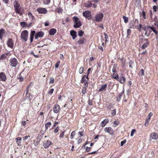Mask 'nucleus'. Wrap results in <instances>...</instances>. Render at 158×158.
<instances>
[{
  "instance_id": "obj_6",
  "label": "nucleus",
  "mask_w": 158,
  "mask_h": 158,
  "mask_svg": "<svg viewBox=\"0 0 158 158\" xmlns=\"http://www.w3.org/2000/svg\"><path fill=\"white\" fill-rule=\"evenodd\" d=\"M83 15L86 19H91V15L90 12L88 10L85 11L83 13Z\"/></svg>"
},
{
  "instance_id": "obj_23",
  "label": "nucleus",
  "mask_w": 158,
  "mask_h": 158,
  "mask_svg": "<svg viewBox=\"0 0 158 158\" xmlns=\"http://www.w3.org/2000/svg\"><path fill=\"white\" fill-rule=\"evenodd\" d=\"M92 4L91 1H88L84 4V6L86 7H90L92 6Z\"/></svg>"
},
{
  "instance_id": "obj_43",
  "label": "nucleus",
  "mask_w": 158,
  "mask_h": 158,
  "mask_svg": "<svg viewBox=\"0 0 158 158\" xmlns=\"http://www.w3.org/2000/svg\"><path fill=\"white\" fill-rule=\"evenodd\" d=\"M113 123L114 125V127H116V126H118L119 123V122L118 121H115Z\"/></svg>"
},
{
  "instance_id": "obj_3",
  "label": "nucleus",
  "mask_w": 158,
  "mask_h": 158,
  "mask_svg": "<svg viewBox=\"0 0 158 158\" xmlns=\"http://www.w3.org/2000/svg\"><path fill=\"white\" fill-rule=\"evenodd\" d=\"M28 31L26 30H24L21 32L20 36L21 39L24 40L25 42H26L28 40Z\"/></svg>"
},
{
  "instance_id": "obj_51",
  "label": "nucleus",
  "mask_w": 158,
  "mask_h": 158,
  "mask_svg": "<svg viewBox=\"0 0 158 158\" xmlns=\"http://www.w3.org/2000/svg\"><path fill=\"white\" fill-rule=\"evenodd\" d=\"M104 35L105 36V40H106V41H108V37L106 33H104Z\"/></svg>"
},
{
  "instance_id": "obj_53",
  "label": "nucleus",
  "mask_w": 158,
  "mask_h": 158,
  "mask_svg": "<svg viewBox=\"0 0 158 158\" xmlns=\"http://www.w3.org/2000/svg\"><path fill=\"white\" fill-rule=\"evenodd\" d=\"M54 91V89L53 88L52 89L50 90H49L48 91V93L49 94L51 95L53 93Z\"/></svg>"
},
{
  "instance_id": "obj_11",
  "label": "nucleus",
  "mask_w": 158,
  "mask_h": 158,
  "mask_svg": "<svg viewBox=\"0 0 158 158\" xmlns=\"http://www.w3.org/2000/svg\"><path fill=\"white\" fill-rule=\"evenodd\" d=\"M60 106L58 104L55 105L53 108V111L54 113L57 114L60 111Z\"/></svg>"
},
{
  "instance_id": "obj_17",
  "label": "nucleus",
  "mask_w": 158,
  "mask_h": 158,
  "mask_svg": "<svg viewBox=\"0 0 158 158\" xmlns=\"http://www.w3.org/2000/svg\"><path fill=\"white\" fill-rule=\"evenodd\" d=\"M107 84H105L103 85H102L98 89V91L101 92L102 91H105L107 87Z\"/></svg>"
},
{
  "instance_id": "obj_1",
  "label": "nucleus",
  "mask_w": 158,
  "mask_h": 158,
  "mask_svg": "<svg viewBox=\"0 0 158 158\" xmlns=\"http://www.w3.org/2000/svg\"><path fill=\"white\" fill-rule=\"evenodd\" d=\"M139 44H142L141 48L142 49H144L146 48L149 44V42L148 40L145 38H140L139 40Z\"/></svg>"
},
{
  "instance_id": "obj_9",
  "label": "nucleus",
  "mask_w": 158,
  "mask_h": 158,
  "mask_svg": "<svg viewBox=\"0 0 158 158\" xmlns=\"http://www.w3.org/2000/svg\"><path fill=\"white\" fill-rule=\"evenodd\" d=\"M52 144V142L50 141H45L43 143V146L45 148H47Z\"/></svg>"
},
{
  "instance_id": "obj_24",
  "label": "nucleus",
  "mask_w": 158,
  "mask_h": 158,
  "mask_svg": "<svg viewBox=\"0 0 158 158\" xmlns=\"http://www.w3.org/2000/svg\"><path fill=\"white\" fill-rule=\"evenodd\" d=\"M5 30L3 29H2L0 30V39L2 40L3 38V36L5 33Z\"/></svg>"
},
{
  "instance_id": "obj_15",
  "label": "nucleus",
  "mask_w": 158,
  "mask_h": 158,
  "mask_svg": "<svg viewBox=\"0 0 158 158\" xmlns=\"http://www.w3.org/2000/svg\"><path fill=\"white\" fill-rule=\"evenodd\" d=\"M6 77L5 74L3 72L0 73V81H5Z\"/></svg>"
},
{
  "instance_id": "obj_61",
  "label": "nucleus",
  "mask_w": 158,
  "mask_h": 158,
  "mask_svg": "<svg viewBox=\"0 0 158 158\" xmlns=\"http://www.w3.org/2000/svg\"><path fill=\"white\" fill-rule=\"evenodd\" d=\"M59 128L58 127H57L54 130V132L55 133H57L58 132Z\"/></svg>"
},
{
  "instance_id": "obj_26",
  "label": "nucleus",
  "mask_w": 158,
  "mask_h": 158,
  "mask_svg": "<svg viewBox=\"0 0 158 158\" xmlns=\"http://www.w3.org/2000/svg\"><path fill=\"white\" fill-rule=\"evenodd\" d=\"M30 86H29L27 88V89L26 90V96H27L26 97V99H27V100H30V97L28 96H29L30 94H28V88Z\"/></svg>"
},
{
  "instance_id": "obj_21",
  "label": "nucleus",
  "mask_w": 158,
  "mask_h": 158,
  "mask_svg": "<svg viewBox=\"0 0 158 158\" xmlns=\"http://www.w3.org/2000/svg\"><path fill=\"white\" fill-rule=\"evenodd\" d=\"M35 33V31H31L30 34V40L31 42H32L33 41L34 36Z\"/></svg>"
},
{
  "instance_id": "obj_8",
  "label": "nucleus",
  "mask_w": 158,
  "mask_h": 158,
  "mask_svg": "<svg viewBox=\"0 0 158 158\" xmlns=\"http://www.w3.org/2000/svg\"><path fill=\"white\" fill-rule=\"evenodd\" d=\"M15 12L20 15H22L24 12V10L21 6L15 9Z\"/></svg>"
},
{
  "instance_id": "obj_64",
  "label": "nucleus",
  "mask_w": 158,
  "mask_h": 158,
  "mask_svg": "<svg viewBox=\"0 0 158 158\" xmlns=\"http://www.w3.org/2000/svg\"><path fill=\"white\" fill-rule=\"evenodd\" d=\"M82 142V139L81 138L78 139L77 141L78 143L79 144Z\"/></svg>"
},
{
  "instance_id": "obj_46",
  "label": "nucleus",
  "mask_w": 158,
  "mask_h": 158,
  "mask_svg": "<svg viewBox=\"0 0 158 158\" xmlns=\"http://www.w3.org/2000/svg\"><path fill=\"white\" fill-rule=\"evenodd\" d=\"M134 23L133 22H131L129 23V27L130 28H134Z\"/></svg>"
},
{
  "instance_id": "obj_49",
  "label": "nucleus",
  "mask_w": 158,
  "mask_h": 158,
  "mask_svg": "<svg viewBox=\"0 0 158 158\" xmlns=\"http://www.w3.org/2000/svg\"><path fill=\"white\" fill-rule=\"evenodd\" d=\"M60 61H57V62L56 64L55 65V67L56 68H57L58 67L59 65L60 64Z\"/></svg>"
},
{
  "instance_id": "obj_22",
  "label": "nucleus",
  "mask_w": 158,
  "mask_h": 158,
  "mask_svg": "<svg viewBox=\"0 0 158 158\" xmlns=\"http://www.w3.org/2000/svg\"><path fill=\"white\" fill-rule=\"evenodd\" d=\"M13 4L15 9L20 7V4L19 1H17L16 0H15V1L14 2Z\"/></svg>"
},
{
  "instance_id": "obj_13",
  "label": "nucleus",
  "mask_w": 158,
  "mask_h": 158,
  "mask_svg": "<svg viewBox=\"0 0 158 158\" xmlns=\"http://www.w3.org/2000/svg\"><path fill=\"white\" fill-rule=\"evenodd\" d=\"M150 139L154 140L157 139H158V135L155 132H152L150 134Z\"/></svg>"
},
{
  "instance_id": "obj_10",
  "label": "nucleus",
  "mask_w": 158,
  "mask_h": 158,
  "mask_svg": "<svg viewBox=\"0 0 158 158\" xmlns=\"http://www.w3.org/2000/svg\"><path fill=\"white\" fill-rule=\"evenodd\" d=\"M37 11L39 13L42 14H45L48 12V10L45 8H38L37 9Z\"/></svg>"
},
{
  "instance_id": "obj_50",
  "label": "nucleus",
  "mask_w": 158,
  "mask_h": 158,
  "mask_svg": "<svg viewBox=\"0 0 158 158\" xmlns=\"http://www.w3.org/2000/svg\"><path fill=\"white\" fill-rule=\"evenodd\" d=\"M86 87H85L84 88H83L82 90V93L83 94H85L86 92Z\"/></svg>"
},
{
  "instance_id": "obj_31",
  "label": "nucleus",
  "mask_w": 158,
  "mask_h": 158,
  "mask_svg": "<svg viewBox=\"0 0 158 158\" xmlns=\"http://www.w3.org/2000/svg\"><path fill=\"white\" fill-rule=\"evenodd\" d=\"M28 15L29 17L32 20H33L34 19V18L31 12H28Z\"/></svg>"
},
{
  "instance_id": "obj_14",
  "label": "nucleus",
  "mask_w": 158,
  "mask_h": 158,
  "mask_svg": "<svg viewBox=\"0 0 158 158\" xmlns=\"http://www.w3.org/2000/svg\"><path fill=\"white\" fill-rule=\"evenodd\" d=\"M7 44L8 47L12 48L14 46V43L12 39L9 38L7 42Z\"/></svg>"
},
{
  "instance_id": "obj_18",
  "label": "nucleus",
  "mask_w": 158,
  "mask_h": 158,
  "mask_svg": "<svg viewBox=\"0 0 158 158\" xmlns=\"http://www.w3.org/2000/svg\"><path fill=\"white\" fill-rule=\"evenodd\" d=\"M126 79L125 77L123 76H121L119 77L118 81L121 84H123L126 81Z\"/></svg>"
},
{
  "instance_id": "obj_44",
  "label": "nucleus",
  "mask_w": 158,
  "mask_h": 158,
  "mask_svg": "<svg viewBox=\"0 0 158 158\" xmlns=\"http://www.w3.org/2000/svg\"><path fill=\"white\" fill-rule=\"evenodd\" d=\"M136 130L135 129H133L131 132V136L132 137L133 136L134 133L135 132Z\"/></svg>"
},
{
  "instance_id": "obj_4",
  "label": "nucleus",
  "mask_w": 158,
  "mask_h": 158,
  "mask_svg": "<svg viewBox=\"0 0 158 158\" xmlns=\"http://www.w3.org/2000/svg\"><path fill=\"white\" fill-rule=\"evenodd\" d=\"M18 63V60L15 58L10 59V65L12 67H16Z\"/></svg>"
},
{
  "instance_id": "obj_55",
  "label": "nucleus",
  "mask_w": 158,
  "mask_h": 158,
  "mask_svg": "<svg viewBox=\"0 0 158 158\" xmlns=\"http://www.w3.org/2000/svg\"><path fill=\"white\" fill-rule=\"evenodd\" d=\"M131 29H129L127 30V36H128L131 33Z\"/></svg>"
},
{
  "instance_id": "obj_29",
  "label": "nucleus",
  "mask_w": 158,
  "mask_h": 158,
  "mask_svg": "<svg viewBox=\"0 0 158 158\" xmlns=\"http://www.w3.org/2000/svg\"><path fill=\"white\" fill-rule=\"evenodd\" d=\"M21 139L22 138L21 137H18L16 139V140H17L16 142L19 146L21 145V142L20 141L21 140Z\"/></svg>"
},
{
  "instance_id": "obj_39",
  "label": "nucleus",
  "mask_w": 158,
  "mask_h": 158,
  "mask_svg": "<svg viewBox=\"0 0 158 158\" xmlns=\"http://www.w3.org/2000/svg\"><path fill=\"white\" fill-rule=\"evenodd\" d=\"M112 77L117 81L119 78L118 75L117 73L115 74V76H114V75L112 76Z\"/></svg>"
},
{
  "instance_id": "obj_27",
  "label": "nucleus",
  "mask_w": 158,
  "mask_h": 158,
  "mask_svg": "<svg viewBox=\"0 0 158 158\" xmlns=\"http://www.w3.org/2000/svg\"><path fill=\"white\" fill-rule=\"evenodd\" d=\"M150 29L156 35H157L158 32L156 30L155 27L150 26Z\"/></svg>"
},
{
  "instance_id": "obj_45",
  "label": "nucleus",
  "mask_w": 158,
  "mask_h": 158,
  "mask_svg": "<svg viewBox=\"0 0 158 158\" xmlns=\"http://www.w3.org/2000/svg\"><path fill=\"white\" fill-rule=\"evenodd\" d=\"M50 82L49 84H53L54 83V79L52 77H51L50 78Z\"/></svg>"
},
{
  "instance_id": "obj_42",
  "label": "nucleus",
  "mask_w": 158,
  "mask_h": 158,
  "mask_svg": "<svg viewBox=\"0 0 158 158\" xmlns=\"http://www.w3.org/2000/svg\"><path fill=\"white\" fill-rule=\"evenodd\" d=\"M6 58V56L4 54L2 55L0 57V60H3Z\"/></svg>"
},
{
  "instance_id": "obj_2",
  "label": "nucleus",
  "mask_w": 158,
  "mask_h": 158,
  "mask_svg": "<svg viewBox=\"0 0 158 158\" xmlns=\"http://www.w3.org/2000/svg\"><path fill=\"white\" fill-rule=\"evenodd\" d=\"M73 19L74 23L73 27L74 28H78L81 26V22L77 17L74 16Z\"/></svg>"
},
{
  "instance_id": "obj_48",
  "label": "nucleus",
  "mask_w": 158,
  "mask_h": 158,
  "mask_svg": "<svg viewBox=\"0 0 158 158\" xmlns=\"http://www.w3.org/2000/svg\"><path fill=\"white\" fill-rule=\"evenodd\" d=\"M111 114L112 116H114L116 114V109H114L111 111Z\"/></svg>"
},
{
  "instance_id": "obj_58",
  "label": "nucleus",
  "mask_w": 158,
  "mask_h": 158,
  "mask_svg": "<svg viewBox=\"0 0 158 158\" xmlns=\"http://www.w3.org/2000/svg\"><path fill=\"white\" fill-rule=\"evenodd\" d=\"M57 11L59 13H62V10L61 9L58 8L57 9Z\"/></svg>"
},
{
  "instance_id": "obj_35",
  "label": "nucleus",
  "mask_w": 158,
  "mask_h": 158,
  "mask_svg": "<svg viewBox=\"0 0 158 158\" xmlns=\"http://www.w3.org/2000/svg\"><path fill=\"white\" fill-rule=\"evenodd\" d=\"M65 131H61L60 133L59 136L60 138H61L63 137L65 133Z\"/></svg>"
},
{
  "instance_id": "obj_62",
  "label": "nucleus",
  "mask_w": 158,
  "mask_h": 158,
  "mask_svg": "<svg viewBox=\"0 0 158 158\" xmlns=\"http://www.w3.org/2000/svg\"><path fill=\"white\" fill-rule=\"evenodd\" d=\"M78 134L79 135H80L81 136H83L84 135L83 131H79Z\"/></svg>"
},
{
  "instance_id": "obj_33",
  "label": "nucleus",
  "mask_w": 158,
  "mask_h": 158,
  "mask_svg": "<svg viewBox=\"0 0 158 158\" xmlns=\"http://www.w3.org/2000/svg\"><path fill=\"white\" fill-rule=\"evenodd\" d=\"M20 25L23 27H26L27 26V24L24 22H22L20 23Z\"/></svg>"
},
{
  "instance_id": "obj_32",
  "label": "nucleus",
  "mask_w": 158,
  "mask_h": 158,
  "mask_svg": "<svg viewBox=\"0 0 158 158\" xmlns=\"http://www.w3.org/2000/svg\"><path fill=\"white\" fill-rule=\"evenodd\" d=\"M123 94V93H121V94H119L118 97L117 98V101L118 102H119L121 98L122 94Z\"/></svg>"
},
{
  "instance_id": "obj_25",
  "label": "nucleus",
  "mask_w": 158,
  "mask_h": 158,
  "mask_svg": "<svg viewBox=\"0 0 158 158\" xmlns=\"http://www.w3.org/2000/svg\"><path fill=\"white\" fill-rule=\"evenodd\" d=\"M56 30L55 29L52 28L49 31V34L51 35H54L56 32Z\"/></svg>"
},
{
  "instance_id": "obj_36",
  "label": "nucleus",
  "mask_w": 158,
  "mask_h": 158,
  "mask_svg": "<svg viewBox=\"0 0 158 158\" xmlns=\"http://www.w3.org/2000/svg\"><path fill=\"white\" fill-rule=\"evenodd\" d=\"M75 135V131H73L72 132L70 135V138L71 139H73V137Z\"/></svg>"
},
{
  "instance_id": "obj_57",
  "label": "nucleus",
  "mask_w": 158,
  "mask_h": 158,
  "mask_svg": "<svg viewBox=\"0 0 158 158\" xmlns=\"http://www.w3.org/2000/svg\"><path fill=\"white\" fill-rule=\"evenodd\" d=\"M142 27V25H141V24H139V27L137 28V29L139 31H141Z\"/></svg>"
},
{
  "instance_id": "obj_28",
  "label": "nucleus",
  "mask_w": 158,
  "mask_h": 158,
  "mask_svg": "<svg viewBox=\"0 0 158 158\" xmlns=\"http://www.w3.org/2000/svg\"><path fill=\"white\" fill-rule=\"evenodd\" d=\"M85 40V39L83 38H81L80 39V40L78 41L77 43L79 44H82L84 43Z\"/></svg>"
},
{
  "instance_id": "obj_47",
  "label": "nucleus",
  "mask_w": 158,
  "mask_h": 158,
  "mask_svg": "<svg viewBox=\"0 0 158 158\" xmlns=\"http://www.w3.org/2000/svg\"><path fill=\"white\" fill-rule=\"evenodd\" d=\"M142 16L144 19H146V14L144 11H143L142 12Z\"/></svg>"
},
{
  "instance_id": "obj_56",
  "label": "nucleus",
  "mask_w": 158,
  "mask_h": 158,
  "mask_svg": "<svg viewBox=\"0 0 158 158\" xmlns=\"http://www.w3.org/2000/svg\"><path fill=\"white\" fill-rule=\"evenodd\" d=\"M126 141L125 140H124L123 141H122L121 142V146H123L124 144H125L126 143Z\"/></svg>"
},
{
  "instance_id": "obj_19",
  "label": "nucleus",
  "mask_w": 158,
  "mask_h": 158,
  "mask_svg": "<svg viewBox=\"0 0 158 158\" xmlns=\"http://www.w3.org/2000/svg\"><path fill=\"white\" fill-rule=\"evenodd\" d=\"M70 35L72 37V38L74 40L77 37V32L75 31L72 30L70 31Z\"/></svg>"
},
{
  "instance_id": "obj_20",
  "label": "nucleus",
  "mask_w": 158,
  "mask_h": 158,
  "mask_svg": "<svg viewBox=\"0 0 158 158\" xmlns=\"http://www.w3.org/2000/svg\"><path fill=\"white\" fill-rule=\"evenodd\" d=\"M109 121L108 119H104L101 123V126L102 127H104L109 122Z\"/></svg>"
},
{
  "instance_id": "obj_30",
  "label": "nucleus",
  "mask_w": 158,
  "mask_h": 158,
  "mask_svg": "<svg viewBox=\"0 0 158 158\" xmlns=\"http://www.w3.org/2000/svg\"><path fill=\"white\" fill-rule=\"evenodd\" d=\"M52 124L50 122H48L47 123H46L45 124V130H47L48 129V128L50 127V126H51Z\"/></svg>"
},
{
  "instance_id": "obj_59",
  "label": "nucleus",
  "mask_w": 158,
  "mask_h": 158,
  "mask_svg": "<svg viewBox=\"0 0 158 158\" xmlns=\"http://www.w3.org/2000/svg\"><path fill=\"white\" fill-rule=\"evenodd\" d=\"M153 9L154 11L156 12V10H157V6H154L153 7Z\"/></svg>"
},
{
  "instance_id": "obj_16",
  "label": "nucleus",
  "mask_w": 158,
  "mask_h": 158,
  "mask_svg": "<svg viewBox=\"0 0 158 158\" xmlns=\"http://www.w3.org/2000/svg\"><path fill=\"white\" fill-rule=\"evenodd\" d=\"M150 26L149 25H143V26L142 27V29L145 31H148L149 32V34H150L152 31L150 29Z\"/></svg>"
},
{
  "instance_id": "obj_38",
  "label": "nucleus",
  "mask_w": 158,
  "mask_h": 158,
  "mask_svg": "<svg viewBox=\"0 0 158 158\" xmlns=\"http://www.w3.org/2000/svg\"><path fill=\"white\" fill-rule=\"evenodd\" d=\"M84 32L82 31H79L78 32V35L80 36H82L83 35Z\"/></svg>"
},
{
  "instance_id": "obj_60",
  "label": "nucleus",
  "mask_w": 158,
  "mask_h": 158,
  "mask_svg": "<svg viewBox=\"0 0 158 158\" xmlns=\"http://www.w3.org/2000/svg\"><path fill=\"white\" fill-rule=\"evenodd\" d=\"M112 70L113 73H115L116 72V67H114L112 69Z\"/></svg>"
},
{
  "instance_id": "obj_52",
  "label": "nucleus",
  "mask_w": 158,
  "mask_h": 158,
  "mask_svg": "<svg viewBox=\"0 0 158 158\" xmlns=\"http://www.w3.org/2000/svg\"><path fill=\"white\" fill-rule=\"evenodd\" d=\"M152 115V113L151 112H150L148 115V116H147V118H148V119H150L151 118V117Z\"/></svg>"
},
{
  "instance_id": "obj_34",
  "label": "nucleus",
  "mask_w": 158,
  "mask_h": 158,
  "mask_svg": "<svg viewBox=\"0 0 158 158\" xmlns=\"http://www.w3.org/2000/svg\"><path fill=\"white\" fill-rule=\"evenodd\" d=\"M123 18L124 19V22L125 23H127L128 21V18L126 17L125 16H123Z\"/></svg>"
},
{
  "instance_id": "obj_40",
  "label": "nucleus",
  "mask_w": 158,
  "mask_h": 158,
  "mask_svg": "<svg viewBox=\"0 0 158 158\" xmlns=\"http://www.w3.org/2000/svg\"><path fill=\"white\" fill-rule=\"evenodd\" d=\"M84 70V68L83 67H81L80 68L79 71V73L81 74L83 73Z\"/></svg>"
},
{
  "instance_id": "obj_63",
  "label": "nucleus",
  "mask_w": 158,
  "mask_h": 158,
  "mask_svg": "<svg viewBox=\"0 0 158 158\" xmlns=\"http://www.w3.org/2000/svg\"><path fill=\"white\" fill-rule=\"evenodd\" d=\"M29 137H30L29 135H28V136L26 135L23 137V139L24 140H26Z\"/></svg>"
},
{
  "instance_id": "obj_41",
  "label": "nucleus",
  "mask_w": 158,
  "mask_h": 158,
  "mask_svg": "<svg viewBox=\"0 0 158 158\" xmlns=\"http://www.w3.org/2000/svg\"><path fill=\"white\" fill-rule=\"evenodd\" d=\"M50 2V0H44L43 2L45 4H48Z\"/></svg>"
},
{
  "instance_id": "obj_54",
  "label": "nucleus",
  "mask_w": 158,
  "mask_h": 158,
  "mask_svg": "<svg viewBox=\"0 0 158 158\" xmlns=\"http://www.w3.org/2000/svg\"><path fill=\"white\" fill-rule=\"evenodd\" d=\"M84 84L85 85L86 87H88V80H85V81L84 82Z\"/></svg>"
},
{
  "instance_id": "obj_5",
  "label": "nucleus",
  "mask_w": 158,
  "mask_h": 158,
  "mask_svg": "<svg viewBox=\"0 0 158 158\" xmlns=\"http://www.w3.org/2000/svg\"><path fill=\"white\" fill-rule=\"evenodd\" d=\"M103 15L102 13L98 14L95 17V20L97 22H101L102 19Z\"/></svg>"
},
{
  "instance_id": "obj_12",
  "label": "nucleus",
  "mask_w": 158,
  "mask_h": 158,
  "mask_svg": "<svg viewBox=\"0 0 158 158\" xmlns=\"http://www.w3.org/2000/svg\"><path fill=\"white\" fill-rule=\"evenodd\" d=\"M44 33L42 31H39L36 33L35 35V39H37L38 38L42 37L44 35Z\"/></svg>"
},
{
  "instance_id": "obj_7",
  "label": "nucleus",
  "mask_w": 158,
  "mask_h": 158,
  "mask_svg": "<svg viewBox=\"0 0 158 158\" xmlns=\"http://www.w3.org/2000/svg\"><path fill=\"white\" fill-rule=\"evenodd\" d=\"M105 132L106 133H109L110 135H113L114 131L112 128L110 127H106L104 128Z\"/></svg>"
},
{
  "instance_id": "obj_37",
  "label": "nucleus",
  "mask_w": 158,
  "mask_h": 158,
  "mask_svg": "<svg viewBox=\"0 0 158 158\" xmlns=\"http://www.w3.org/2000/svg\"><path fill=\"white\" fill-rule=\"evenodd\" d=\"M86 77V75H84L82 78L81 79V83L82 84H83L84 82L85 81V80H86L85 78Z\"/></svg>"
}]
</instances>
